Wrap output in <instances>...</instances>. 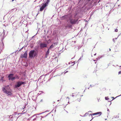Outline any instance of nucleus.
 Wrapping results in <instances>:
<instances>
[{
    "mask_svg": "<svg viewBox=\"0 0 121 121\" xmlns=\"http://www.w3.org/2000/svg\"><path fill=\"white\" fill-rule=\"evenodd\" d=\"M2 90L7 95V96H11L12 95V93H11V90L10 89L9 85L5 86L3 88Z\"/></svg>",
    "mask_w": 121,
    "mask_h": 121,
    "instance_id": "nucleus-1",
    "label": "nucleus"
},
{
    "mask_svg": "<svg viewBox=\"0 0 121 121\" xmlns=\"http://www.w3.org/2000/svg\"><path fill=\"white\" fill-rule=\"evenodd\" d=\"M37 54V53L34 50L30 51L29 53V57L30 58H34L36 56Z\"/></svg>",
    "mask_w": 121,
    "mask_h": 121,
    "instance_id": "nucleus-2",
    "label": "nucleus"
},
{
    "mask_svg": "<svg viewBox=\"0 0 121 121\" xmlns=\"http://www.w3.org/2000/svg\"><path fill=\"white\" fill-rule=\"evenodd\" d=\"M25 83L24 82L20 81H17L16 84L15 85L14 88H17L20 87L22 84H24Z\"/></svg>",
    "mask_w": 121,
    "mask_h": 121,
    "instance_id": "nucleus-3",
    "label": "nucleus"
},
{
    "mask_svg": "<svg viewBox=\"0 0 121 121\" xmlns=\"http://www.w3.org/2000/svg\"><path fill=\"white\" fill-rule=\"evenodd\" d=\"M14 74L12 73L9 74L8 76L9 80L12 81H14L15 79V78L13 76Z\"/></svg>",
    "mask_w": 121,
    "mask_h": 121,
    "instance_id": "nucleus-4",
    "label": "nucleus"
},
{
    "mask_svg": "<svg viewBox=\"0 0 121 121\" xmlns=\"http://www.w3.org/2000/svg\"><path fill=\"white\" fill-rule=\"evenodd\" d=\"M20 24V22H18L17 21H15L13 23V27H16V28L17 27H18L20 26L19 24Z\"/></svg>",
    "mask_w": 121,
    "mask_h": 121,
    "instance_id": "nucleus-5",
    "label": "nucleus"
},
{
    "mask_svg": "<svg viewBox=\"0 0 121 121\" xmlns=\"http://www.w3.org/2000/svg\"><path fill=\"white\" fill-rule=\"evenodd\" d=\"M40 47L41 49L47 47V45L46 43H41L40 44Z\"/></svg>",
    "mask_w": 121,
    "mask_h": 121,
    "instance_id": "nucleus-6",
    "label": "nucleus"
},
{
    "mask_svg": "<svg viewBox=\"0 0 121 121\" xmlns=\"http://www.w3.org/2000/svg\"><path fill=\"white\" fill-rule=\"evenodd\" d=\"M78 21V20L70 19V22L72 24H75Z\"/></svg>",
    "mask_w": 121,
    "mask_h": 121,
    "instance_id": "nucleus-7",
    "label": "nucleus"
},
{
    "mask_svg": "<svg viewBox=\"0 0 121 121\" xmlns=\"http://www.w3.org/2000/svg\"><path fill=\"white\" fill-rule=\"evenodd\" d=\"M4 44L3 43L2 41L0 43V54L2 52V50L3 48V46Z\"/></svg>",
    "mask_w": 121,
    "mask_h": 121,
    "instance_id": "nucleus-8",
    "label": "nucleus"
},
{
    "mask_svg": "<svg viewBox=\"0 0 121 121\" xmlns=\"http://www.w3.org/2000/svg\"><path fill=\"white\" fill-rule=\"evenodd\" d=\"M8 117L9 118V121H12L13 120V117L14 118V115L13 114L12 115H11L10 116H8Z\"/></svg>",
    "mask_w": 121,
    "mask_h": 121,
    "instance_id": "nucleus-9",
    "label": "nucleus"
},
{
    "mask_svg": "<svg viewBox=\"0 0 121 121\" xmlns=\"http://www.w3.org/2000/svg\"><path fill=\"white\" fill-rule=\"evenodd\" d=\"M101 112H97L94 113L90 114L89 115V116H90L91 115V116H92V115H96L97 114H100V115H99V116H100L101 115Z\"/></svg>",
    "mask_w": 121,
    "mask_h": 121,
    "instance_id": "nucleus-10",
    "label": "nucleus"
},
{
    "mask_svg": "<svg viewBox=\"0 0 121 121\" xmlns=\"http://www.w3.org/2000/svg\"><path fill=\"white\" fill-rule=\"evenodd\" d=\"M46 6V5H44L43 4L40 8V10L41 11H43Z\"/></svg>",
    "mask_w": 121,
    "mask_h": 121,
    "instance_id": "nucleus-11",
    "label": "nucleus"
},
{
    "mask_svg": "<svg viewBox=\"0 0 121 121\" xmlns=\"http://www.w3.org/2000/svg\"><path fill=\"white\" fill-rule=\"evenodd\" d=\"M27 52H25L24 54L22 56V57L26 58H27Z\"/></svg>",
    "mask_w": 121,
    "mask_h": 121,
    "instance_id": "nucleus-12",
    "label": "nucleus"
},
{
    "mask_svg": "<svg viewBox=\"0 0 121 121\" xmlns=\"http://www.w3.org/2000/svg\"><path fill=\"white\" fill-rule=\"evenodd\" d=\"M55 43H53L52 45H51V46L48 49H51L52 48H53L55 46Z\"/></svg>",
    "mask_w": 121,
    "mask_h": 121,
    "instance_id": "nucleus-13",
    "label": "nucleus"
},
{
    "mask_svg": "<svg viewBox=\"0 0 121 121\" xmlns=\"http://www.w3.org/2000/svg\"><path fill=\"white\" fill-rule=\"evenodd\" d=\"M50 1V0H47L45 1V3L43 4L44 5H45L46 6H47V4L49 3Z\"/></svg>",
    "mask_w": 121,
    "mask_h": 121,
    "instance_id": "nucleus-14",
    "label": "nucleus"
},
{
    "mask_svg": "<svg viewBox=\"0 0 121 121\" xmlns=\"http://www.w3.org/2000/svg\"><path fill=\"white\" fill-rule=\"evenodd\" d=\"M14 77L15 78V79H19L20 78L19 76L16 75Z\"/></svg>",
    "mask_w": 121,
    "mask_h": 121,
    "instance_id": "nucleus-15",
    "label": "nucleus"
},
{
    "mask_svg": "<svg viewBox=\"0 0 121 121\" xmlns=\"http://www.w3.org/2000/svg\"><path fill=\"white\" fill-rule=\"evenodd\" d=\"M49 49H48V50H47V52H46V54L47 55H49Z\"/></svg>",
    "mask_w": 121,
    "mask_h": 121,
    "instance_id": "nucleus-16",
    "label": "nucleus"
},
{
    "mask_svg": "<svg viewBox=\"0 0 121 121\" xmlns=\"http://www.w3.org/2000/svg\"><path fill=\"white\" fill-rule=\"evenodd\" d=\"M44 112H43L40 113L35 114L36 117H37V116H36L37 115H40V114H42V113H43Z\"/></svg>",
    "mask_w": 121,
    "mask_h": 121,
    "instance_id": "nucleus-17",
    "label": "nucleus"
},
{
    "mask_svg": "<svg viewBox=\"0 0 121 121\" xmlns=\"http://www.w3.org/2000/svg\"><path fill=\"white\" fill-rule=\"evenodd\" d=\"M105 99L106 100H108L109 99V98H108L107 97H105Z\"/></svg>",
    "mask_w": 121,
    "mask_h": 121,
    "instance_id": "nucleus-18",
    "label": "nucleus"
},
{
    "mask_svg": "<svg viewBox=\"0 0 121 121\" xmlns=\"http://www.w3.org/2000/svg\"><path fill=\"white\" fill-rule=\"evenodd\" d=\"M44 76H43V75H42V76H41V77H40L39 78V79H41V78L43 77H44Z\"/></svg>",
    "mask_w": 121,
    "mask_h": 121,
    "instance_id": "nucleus-19",
    "label": "nucleus"
},
{
    "mask_svg": "<svg viewBox=\"0 0 121 121\" xmlns=\"http://www.w3.org/2000/svg\"><path fill=\"white\" fill-rule=\"evenodd\" d=\"M100 58H101V57H99L97 58H96V59L97 60H99Z\"/></svg>",
    "mask_w": 121,
    "mask_h": 121,
    "instance_id": "nucleus-20",
    "label": "nucleus"
},
{
    "mask_svg": "<svg viewBox=\"0 0 121 121\" xmlns=\"http://www.w3.org/2000/svg\"><path fill=\"white\" fill-rule=\"evenodd\" d=\"M115 32H117L118 31V29H116L115 30Z\"/></svg>",
    "mask_w": 121,
    "mask_h": 121,
    "instance_id": "nucleus-21",
    "label": "nucleus"
},
{
    "mask_svg": "<svg viewBox=\"0 0 121 121\" xmlns=\"http://www.w3.org/2000/svg\"><path fill=\"white\" fill-rule=\"evenodd\" d=\"M49 55H47V54H45V57L46 58H47L48 57V56Z\"/></svg>",
    "mask_w": 121,
    "mask_h": 121,
    "instance_id": "nucleus-22",
    "label": "nucleus"
},
{
    "mask_svg": "<svg viewBox=\"0 0 121 121\" xmlns=\"http://www.w3.org/2000/svg\"><path fill=\"white\" fill-rule=\"evenodd\" d=\"M104 56V55H103L101 56L100 57H101V58H102V57H103Z\"/></svg>",
    "mask_w": 121,
    "mask_h": 121,
    "instance_id": "nucleus-23",
    "label": "nucleus"
},
{
    "mask_svg": "<svg viewBox=\"0 0 121 121\" xmlns=\"http://www.w3.org/2000/svg\"><path fill=\"white\" fill-rule=\"evenodd\" d=\"M113 41L114 42V43H115V40H114V39H113Z\"/></svg>",
    "mask_w": 121,
    "mask_h": 121,
    "instance_id": "nucleus-24",
    "label": "nucleus"
},
{
    "mask_svg": "<svg viewBox=\"0 0 121 121\" xmlns=\"http://www.w3.org/2000/svg\"><path fill=\"white\" fill-rule=\"evenodd\" d=\"M82 54V56H81L80 57V58H81V59L82 58V57H83V54Z\"/></svg>",
    "mask_w": 121,
    "mask_h": 121,
    "instance_id": "nucleus-25",
    "label": "nucleus"
},
{
    "mask_svg": "<svg viewBox=\"0 0 121 121\" xmlns=\"http://www.w3.org/2000/svg\"><path fill=\"white\" fill-rule=\"evenodd\" d=\"M36 116V115H35V114L33 115V116H32L31 117V118L32 117H34V116Z\"/></svg>",
    "mask_w": 121,
    "mask_h": 121,
    "instance_id": "nucleus-26",
    "label": "nucleus"
},
{
    "mask_svg": "<svg viewBox=\"0 0 121 121\" xmlns=\"http://www.w3.org/2000/svg\"><path fill=\"white\" fill-rule=\"evenodd\" d=\"M97 100H98V102H99V100L100 99V98H97Z\"/></svg>",
    "mask_w": 121,
    "mask_h": 121,
    "instance_id": "nucleus-27",
    "label": "nucleus"
},
{
    "mask_svg": "<svg viewBox=\"0 0 121 121\" xmlns=\"http://www.w3.org/2000/svg\"><path fill=\"white\" fill-rule=\"evenodd\" d=\"M121 73V71H119L118 72V74H119Z\"/></svg>",
    "mask_w": 121,
    "mask_h": 121,
    "instance_id": "nucleus-28",
    "label": "nucleus"
},
{
    "mask_svg": "<svg viewBox=\"0 0 121 121\" xmlns=\"http://www.w3.org/2000/svg\"><path fill=\"white\" fill-rule=\"evenodd\" d=\"M90 86L91 87H93V86H93V85H90Z\"/></svg>",
    "mask_w": 121,
    "mask_h": 121,
    "instance_id": "nucleus-29",
    "label": "nucleus"
},
{
    "mask_svg": "<svg viewBox=\"0 0 121 121\" xmlns=\"http://www.w3.org/2000/svg\"><path fill=\"white\" fill-rule=\"evenodd\" d=\"M49 113H48V114H47L46 116H45L44 117H46L47 116Z\"/></svg>",
    "mask_w": 121,
    "mask_h": 121,
    "instance_id": "nucleus-30",
    "label": "nucleus"
},
{
    "mask_svg": "<svg viewBox=\"0 0 121 121\" xmlns=\"http://www.w3.org/2000/svg\"><path fill=\"white\" fill-rule=\"evenodd\" d=\"M73 63H74V64H73V65H74V64H75V61L73 62Z\"/></svg>",
    "mask_w": 121,
    "mask_h": 121,
    "instance_id": "nucleus-31",
    "label": "nucleus"
},
{
    "mask_svg": "<svg viewBox=\"0 0 121 121\" xmlns=\"http://www.w3.org/2000/svg\"><path fill=\"white\" fill-rule=\"evenodd\" d=\"M119 35H118V37L119 36ZM118 37H117V38H115V39H117V38H118Z\"/></svg>",
    "mask_w": 121,
    "mask_h": 121,
    "instance_id": "nucleus-32",
    "label": "nucleus"
},
{
    "mask_svg": "<svg viewBox=\"0 0 121 121\" xmlns=\"http://www.w3.org/2000/svg\"><path fill=\"white\" fill-rule=\"evenodd\" d=\"M81 59V58H80L78 60V61H79V60Z\"/></svg>",
    "mask_w": 121,
    "mask_h": 121,
    "instance_id": "nucleus-33",
    "label": "nucleus"
},
{
    "mask_svg": "<svg viewBox=\"0 0 121 121\" xmlns=\"http://www.w3.org/2000/svg\"><path fill=\"white\" fill-rule=\"evenodd\" d=\"M36 118H35L34 119H33V120L34 121H35L36 120Z\"/></svg>",
    "mask_w": 121,
    "mask_h": 121,
    "instance_id": "nucleus-34",
    "label": "nucleus"
},
{
    "mask_svg": "<svg viewBox=\"0 0 121 121\" xmlns=\"http://www.w3.org/2000/svg\"><path fill=\"white\" fill-rule=\"evenodd\" d=\"M67 98L68 99H69V97H67Z\"/></svg>",
    "mask_w": 121,
    "mask_h": 121,
    "instance_id": "nucleus-35",
    "label": "nucleus"
},
{
    "mask_svg": "<svg viewBox=\"0 0 121 121\" xmlns=\"http://www.w3.org/2000/svg\"><path fill=\"white\" fill-rule=\"evenodd\" d=\"M107 111H108L109 112V109H108Z\"/></svg>",
    "mask_w": 121,
    "mask_h": 121,
    "instance_id": "nucleus-36",
    "label": "nucleus"
},
{
    "mask_svg": "<svg viewBox=\"0 0 121 121\" xmlns=\"http://www.w3.org/2000/svg\"><path fill=\"white\" fill-rule=\"evenodd\" d=\"M3 32H4V33L5 32V30H3Z\"/></svg>",
    "mask_w": 121,
    "mask_h": 121,
    "instance_id": "nucleus-37",
    "label": "nucleus"
},
{
    "mask_svg": "<svg viewBox=\"0 0 121 121\" xmlns=\"http://www.w3.org/2000/svg\"><path fill=\"white\" fill-rule=\"evenodd\" d=\"M86 114V113L84 115V116H83L84 117V116H85V115Z\"/></svg>",
    "mask_w": 121,
    "mask_h": 121,
    "instance_id": "nucleus-38",
    "label": "nucleus"
},
{
    "mask_svg": "<svg viewBox=\"0 0 121 121\" xmlns=\"http://www.w3.org/2000/svg\"><path fill=\"white\" fill-rule=\"evenodd\" d=\"M68 72V71H67L66 72H65V73H67Z\"/></svg>",
    "mask_w": 121,
    "mask_h": 121,
    "instance_id": "nucleus-39",
    "label": "nucleus"
},
{
    "mask_svg": "<svg viewBox=\"0 0 121 121\" xmlns=\"http://www.w3.org/2000/svg\"><path fill=\"white\" fill-rule=\"evenodd\" d=\"M74 96V95H72V96L73 97Z\"/></svg>",
    "mask_w": 121,
    "mask_h": 121,
    "instance_id": "nucleus-40",
    "label": "nucleus"
},
{
    "mask_svg": "<svg viewBox=\"0 0 121 121\" xmlns=\"http://www.w3.org/2000/svg\"><path fill=\"white\" fill-rule=\"evenodd\" d=\"M96 53H95V54H94V56L96 55Z\"/></svg>",
    "mask_w": 121,
    "mask_h": 121,
    "instance_id": "nucleus-41",
    "label": "nucleus"
},
{
    "mask_svg": "<svg viewBox=\"0 0 121 121\" xmlns=\"http://www.w3.org/2000/svg\"><path fill=\"white\" fill-rule=\"evenodd\" d=\"M8 57L9 58V56H8L7 57V58H8Z\"/></svg>",
    "mask_w": 121,
    "mask_h": 121,
    "instance_id": "nucleus-42",
    "label": "nucleus"
},
{
    "mask_svg": "<svg viewBox=\"0 0 121 121\" xmlns=\"http://www.w3.org/2000/svg\"><path fill=\"white\" fill-rule=\"evenodd\" d=\"M28 120H30V118H29V119H28Z\"/></svg>",
    "mask_w": 121,
    "mask_h": 121,
    "instance_id": "nucleus-43",
    "label": "nucleus"
},
{
    "mask_svg": "<svg viewBox=\"0 0 121 121\" xmlns=\"http://www.w3.org/2000/svg\"><path fill=\"white\" fill-rule=\"evenodd\" d=\"M14 0H12V1H14Z\"/></svg>",
    "mask_w": 121,
    "mask_h": 121,
    "instance_id": "nucleus-44",
    "label": "nucleus"
},
{
    "mask_svg": "<svg viewBox=\"0 0 121 121\" xmlns=\"http://www.w3.org/2000/svg\"><path fill=\"white\" fill-rule=\"evenodd\" d=\"M66 111L67 112V113H68V112L67 111Z\"/></svg>",
    "mask_w": 121,
    "mask_h": 121,
    "instance_id": "nucleus-45",
    "label": "nucleus"
},
{
    "mask_svg": "<svg viewBox=\"0 0 121 121\" xmlns=\"http://www.w3.org/2000/svg\"><path fill=\"white\" fill-rule=\"evenodd\" d=\"M88 1H91V0H88Z\"/></svg>",
    "mask_w": 121,
    "mask_h": 121,
    "instance_id": "nucleus-46",
    "label": "nucleus"
},
{
    "mask_svg": "<svg viewBox=\"0 0 121 121\" xmlns=\"http://www.w3.org/2000/svg\"><path fill=\"white\" fill-rule=\"evenodd\" d=\"M59 101V100H57V101Z\"/></svg>",
    "mask_w": 121,
    "mask_h": 121,
    "instance_id": "nucleus-47",
    "label": "nucleus"
},
{
    "mask_svg": "<svg viewBox=\"0 0 121 121\" xmlns=\"http://www.w3.org/2000/svg\"><path fill=\"white\" fill-rule=\"evenodd\" d=\"M105 120H107V119H105Z\"/></svg>",
    "mask_w": 121,
    "mask_h": 121,
    "instance_id": "nucleus-48",
    "label": "nucleus"
},
{
    "mask_svg": "<svg viewBox=\"0 0 121 121\" xmlns=\"http://www.w3.org/2000/svg\"><path fill=\"white\" fill-rule=\"evenodd\" d=\"M109 50H110V51L111 50V49H109Z\"/></svg>",
    "mask_w": 121,
    "mask_h": 121,
    "instance_id": "nucleus-49",
    "label": "nucleus"
},
{
    "mask_svg": "<svg viewBox=\"0 0 121 121\" xmlns=\"http://www.w3.org/2000/svg\"><path fill=\"white\" fill-rule=\"evenodd\" d=\"M89 112H91V111H89Z\"/></svg>",
    "mask_w": 121,
    "mask_h": 121,
    "instance_id": "nucleus-50",
    "label": "nucleus"
},
{
    "mask_svg": "<svg viewBox=\"0 0 121 121\" xmlns=\"http://www.w3.org/2000/svg\"><path fill=\"white\" fill-rule=\"evenodd\" d=\"M68 103H69V101L68 102Z\"/></svg>",
    "mask_w": 121,
    "mask_h": 121,
    "instance_id": "nucleus-51",
    "label": "nucleus"
},
{
    "mask_svg": "<svg viewBox=\"0 0 121 121\" xmlns=\"http://www.w3.org/2000/svg\"><path fill=\"white\" fill-rule=\"evenodd\" d=\"M41 92H43V91H41Z\"/></svg>",
    "mask_w": 121,
    "mask_h": 121,
    "instance_id": "nucleus-52",
    "label": "nucleus"
},
{
    "mask_svg": "<svg viewBox=\"0 0 121 121\" xmlns=\"http://www.w3.org/2000/svg\"><path fill=\"white\" fill-rule=\"evenodd\" d=\"M112 98H113L114 97H112Z\"/></svg>",
    "mask_w": 121,
    "mask_h": 121,
    "instance_id": "nucleus-53",
    "label": "nucleus"
},
{
    "mask_svg": "<svg viewBox=\"0 0 121 121\" xmlns=\"http://www.w3.org/2000/svg\"><path fill=\"white\" fill-rule=\"evenodd\" d=\"M94 61H95V60H94Z\"/></svg>",
    "mask_w": 121,
    "mask_h": 121,
    "instance_id": "nucleus-54",
    "label": "nucleus"
},
{
    "mask_svg": "<svg viewBox=\"0 0 121 121\" xmlns=\"http://www.w3.org/2000/svg\"><path fill=\"white\" fill-rule=\"evenodd\" d=\"M42 100H41V101H42Z\"/></svg>",
    "mask_w": 121,
    "mask_h": 121,
    "instance_id": "nucleus-55",
    "label": "nucleus"
},
{
    "mask_svg": "<svg viewBox=\"0 0 121 121\" xmlns=\"http://www.w3.org/2000/svg\"><path fill=\"white\" fill-rule=\"evenodd\" d=\"M25 108V107H24V108H23V109H24V108Z\"/></svg>",
    "mask_w": 121,
    "mask_h": 121,
    "instance_id": "nucleus-56",
    "label": "nucleus"
},
{
    "mask_svg": "<svg viewBox=\"0 0 121 121\" xmlns=\"http://www.w3.org/2000/svg\"><path fill=\"white\" fill-rule=\"evenodd\" d=\"M89 88H88V89H89Z\"/></svg>",
    "mask_w": 121,
    "mask_h": 121,
    "instance_id": "nucleus-57",
    "label": "nucleus"
},
{
    "mask_svg": "<svg viewBox=\"0 0 121 121\" xmlns=\"http://www.w3.org/2000/svg\"><path fill=\"white\" fill-rule=\"evenodd\" d=\"M90 121H91V120Z\"/></svg>",
    "mask_w": 121,
    "mask_h": 121,
    "instance_id": "nucleus-58",
    "label": "nucleus"
},
{
    "mask_svg": "<svg viewBox=\"0 0 121 121\" xmlns=\"http://www.w3.org/2000/svg\"><path fill=\"white\" fill-rule=\"evenodd\" d=\"M117 97H116V98H117Z\"/></svg>",
    "mask_w": 121,
    "mask_h": 121,
    "instance_id": "nucleus-59",
    "label": "nucleus"
},
{
    "mask_svg": "<svg viewBox=\"0 0 121 121\" xmlns=\"http://www.w3.org/2000/svg\"><path fill=\"white\" fill-rule=\"evenodd\" d=\"M34 36H33V37Z\"/></svg>",
    "mask_w": 121,
    "mask_h": 121,
    "instance_id": "nucleus-60",
    "label": "nucleus"
},
{
    "mask_svg": "<svg viewBox=\"0 0 121 121\" xmlns=\"http://www.w3.org/2000/svg\"><path fill=\"white\" fill-rule=\"evenodd\" d=\"M34 36H33V37Z\"/></svg>",
    "mask_w": 121,
    "mask_h": 121,
    "instance_id": "nucleus-61",
    "label": "nucleus"
},
{
    "mask_svg": "<svg viewBox=\"0 0 121 121\" xmlns=\"http://www.w3.org/2000/svg\"><path fill=\"white\" fill-rule=\"evenodd\" d=\"M67 105V104H66V105Z\"/></svg>",
    "mask_w": 121,
    "mask_h": 121,
    "instance_id": "nucleus-62",
    "label": "nucleus"
},
{
    "mask_svg": "<svg viewBox=\"0 0 121 121\" xmlns=\"http://www.w3.org/2000/svg\"><path fill=\"white\" fill-rule=\"evenodd\" d=\"M4 59H5V58Z\"/></svg>",
    "mask_w": 121,
    "mask_h": 121,
    "instance_id": "nucleus-63",
    "label": "nucleus"
},
{
    "mask_svg": "<svg viewBox=\"0 0 121 121\" xmlns=\"http://www.w3.org/2000/svg\"><path fill=\"white\" fill-rule=\"evenodd\" d=\"M118 0V1L119 0Z\"/></svg>",
    "mask_w": 121,
    "mask_h": 121,
    "instance_id": "nucleus-64",
    "label": "nucleus"
}]
</instances>
